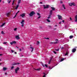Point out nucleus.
I'll return each instance as SVG.
<instances>
[{"mask_svg": "<svg viewBox=\"0 0 77 77\" xmlns=\"http://www.w3.org/2000/svg\"><path fill=\"white\" fill-rule=\"evenodd\" d=\"M30 48H31V52H33V50L34 49V48L32 47H30Z\"/></svg>", "mask_w": 77, "mask_h": 77, "instance_id": "nucleus-12", "label": "nucleus"}, {"mask_svg": "<svg viewBox=\"0 0 77 77\" xmlns=\"http://www.w3.org/2000/svg\"><path fill=\"white\" fill-rule=\"evenodd\" d=\"M17 16L16 15H15L14 16V17L13 18H15V17H16Z\"/></svg>", "mask_w": 77, "mask_h": 77, "instance_id": "nucleus-53", "label": "nucleus"}, {"mask_svg": "<svg viewBox=\"0 0 77 77\" xmlns=\"http://www.w3.org/2000/svg\"><path fill=\"white\" fill-rule=\"evenodd\" d=\"M19 12H20V11H18V12H17V13L18 14Z\"/></svg>", "mask_w": 77, "mask_h": 77, "instance_id": "nucleus-59", "label": "nucleus"}, {"mask_svg": "<svg viewBox=\"0 0 77 77\" xmlns=\"http://www.w3.org/2000/svg\"><path fill=\"white\" fill-rule=\"evenodd\" d=\"M41 17L40 16H39L38 18H37V19H39V18H41Z\"/></svg>", "mask_w": 77, "mask_h": 77, "instance_id": "nucleus-37", "label": "nucleus"}, {"mask_svg": "<svg viewBox=\"0 0 77 77\" xmlns=\"http://www.w3.org/2000/svg\"><path fill=\"white\" fill-rule=\"evenodd\" d=\"M2 34H5V32L3 31H2L1 32Z\"/></svg>", "mask_w": 77, "mask_h": 77, "instance_id": "nucleus-32", "label": "nucleus"}, {"mask_svg": "<svg viewBox=\"0 0 77 77\" xmlns=\"http://www.w3.org/2000/svg\"><path fill=\"white\" fill-rule=\"evenodd\" d=\"M68 52L67 51L66 54H65V56H66L67 55H68Z\"/></svg>", "mask_w": 77, "mask_h": 77, "instance_id": "nucleus-29", "label": "nucleus"}, {"mask_svg": "<svg viewBox=\"0 0 77 77\" xmlns=\"http://www.w3.org/2000/svg\"><path fill=\"white\" fill-rule=\"evenodd\" d=\"M7 74H7V73L6 72L5 73V75H7Z\"/></svg>", "mask_w": 77, "mask_h": 77, "instance_id": "nucleus-49", "label": "nucleus"}, {"mask_svg": "<svg viewBox=\"0 0 77 77\" xmlns=\"http://www.w3.org/2000/svg\"><path fill=\"white\" fill-rule=\"evenodd\" d=\"M40 4H42V2H40Z\"/></svg>", "mask_w": 77, "mask_h": 77, "instance_id": "nucleus-55", "label": "nucleus"}, {"mask_svg": "<svg viewBox=\"0 0 77 77\" xmlns=\"http://www.w3.org/2000/svg\"><path fill=\"white\" fill-rule=\"evenodd\" d=\"M57 16L59 20H62V17L60 15H58Z\"/></svg>", "mask_w": 77, "mask_h": 77, "instance_id": "nucleus-5", "label": "nucleus"}, {"mask_svg": "<svg viewBox=\"0 0 77 77\" xmlns=\"http://www.w3.org/2000/svg\"><path fill=\"white\" fill-rule=\"evenodd\" d=\"M60 3H63V2H62V1H61L60 2Z\"/></svg>", "mask_w": 77, "mask_h": 77, "instance_id": "nucleus-46", "label": "nucleus"}, {"mask_svg": "<svg viewBox=\"0 0 77 77\" xmlns=\"http://www.w3.org/2000/svg\"><path fill=\"white\" fill-rule=\"evenodd\" d=\"M7 43V42H4L3 44H6Z\"/></svg>", "mask_w": 77, "mask_h": 77, "instance_id": "nucleus-38", "label": "nucleus"}, {"mask_svg": "<svg viewBox=\"0 0 77 77\" xmlns=\"http://www.w3.org/2000/svg\"><path fill=\"white\" fill-rule=\"evenodd\" d=\"M73 38V35H70V38L71 39V38Z\"/></svg>", "mask_w": 77, "mask_h": 77, "instance_id": "nucleus-24", "label": "nucleus"}, {"mask_svg": "<svg viewBox=\"0 0 77 77\" xmlns=\"http://www.w3.org/2000/svg\"><path fill=\"white\" fill-rule=\"evenodd\" d=\"M43 74L45 75H46V74H45V73H43Z\"/></svg>", "mask_w": 77, "mask_h": 77, "instance_id": "nucleus-60", "label": "nucleus"}, {"mask_svg": "<svg viewBox=\"0 0 77 77\" xmlns=\"http://www.w3.org/2000/svg\"><path fill=\"white\" fill-rule=\"evenodd\" d=\"M3 69L4 71H6V70L7 69V68L6 67H4L3 68Z\"/></svg>", "mask_w": 77, "mask_h": 77, "instance_id": "nucleus-20", "label": "nucleus"}, {"mask_svg": "<svg viewBox=\"0 0 77 77\" xmlns=\"http://www.w3.org/2000/svg\"><path fill=\"white\" fill-rule=\"evenodd\" d=\"M11 51L12 53H14V51L12 50H11Z\"/></svg>", "mask_w": 77, "mask_h": 77, "instance_id": "nucleus-39", "label": "nucleus"}, {"mask_svg": "<svg viewBox=\"0 0 77 77\" xmlns=\"http://www.w3.org/2000/svg\"><path fill=\"white\" fill-rule=\"evenodd\" d=\"M9 13H8L7 14V15L8 16H9Z\"/></svg>", "mask_w": 77, "mask_h": 77, "instance_id": "nucleus-35", "label": "nucleus"}, {"mask_svg": "<svg viewBox=\"0 0 77 77\" xmlns=\"http://www.w3.org/2000/svg\"><path fill=\"white\" fill-rule=\"evenodd\" d=\"M35 14H36V13L34 12L33 11H32L29 14V16L30 17H32L33 15H35Z\"/></svg>", "mask_w": 77, "mask_h": 77, "instance_id": "nucleus-1", "label": "nucleus"}, {"mask_svg": "<svg viewBox=\"0 0 77 77\" xmlns=\"http://www.w3.org/2000/svg\"><path fill=\"white\" fill-rule=\"evenodd\" d=\"M47 21L48 22V23H50V20L48 19H47Z\"/></svg>", "mask_w": 77, "mask_h": 77, "instance_id": "nucleus-26", "label": "nucleus"}, {"mask_svg": "<svg viewBox=\"0 0 77 77\" xmlns=\"http://www.w3.org/2000/svg\"><path fill=\"white\" fill-rule=\"evenodd\" d=\"M75 19H76V20H75V22H77V15L75 16Z\"/></svg>", "mask_w": 77, "mask_h": 77, "instance_id": "nucleus-17", "label": "nucleus"}, {"mask_svg": "<svg viewBox=\"0 0 77 77\" xmlns=\"http://www.w3.org/2000/svg\"><path fill=\"white\" fill-rule=\"evenodd\" d=\"M19 7V4H18L16 6V7L15 8V9H18V8Z\"/></svg>", "mask_w": 77, "mask_h": 77, "instance_id": "nucleus-14", "label": "nucleus"}, {"mask_svg": "<svg viewBox=\"0 0 77 77\" xmlns=\"http://www.w3.org/2000/svg\"><path fill=\"white\" fill-rule=\"evenodd\" d=\"M45 39H49V38H45Z\"/></svg>", "mask_w": 77, "mask_h": 77, "instance_id": "nucleus-40", "label": "nucleus"}, {"mask_svg": "<svg viewBox=\"0 0 77 77\" xmlns=\"http://www.w3.org/2000/svg\"><path fill=\"white\" fill-rule=\"evenodd\" d=\"M64 58H62L61 59V60H60V62H62V61H63L64 60Z\"/></svg>", "mask_w": 77, "mask_h": 77, "instance_id": "nucleus-22", "label": "nucleus"}, {"mask_svg": "<svg viewBox=\"0 0 77 77\" xmlns=\"http://www.w3.org/2000/svg\"><path fill=\"white\" fill-rule=\"evenodd\" d=\"M39 27H40V28H42V27H41V26H39Z\"/></svg>", "mask_w": 77, "mask_h": 77, "instance_id": "nucleus-63", "label": "nucleus"}, {"mask_svg": "<svg viewBox=\"0 0 77 77\" xmlns=\"http://www.w3.org/2000/svg\"><path fill=\"white\" fill-rule=\"evenodd\" d=\"M53 14V11L52 10H51L50 13V15H52V14Z\"/></svg>", "mask_w": 77, "mask_h": 77, "instance_id": "nucleus-11", "label": "nucleus"}, {"mask_svg": "<svg viewBox=\"0 0 77 77\" xmlns=\"http://www.w3.org/2000/svg\"><path fill=\"white\" fill-rule=\"evenodd\" d=\"M1 2H2V0H0V3H1Z\"/></svg>", "mask_w": 77, "mask_h": 77, "instance_id": "nucleus-64", "label": "nucleus"}, {"mask_svg": "<svg viewBox=\"0 0 77 77\" xmlns=\"http://www.w3.org/2000/svg\"><path fill=\"white\" fill-rule=\"evenodd\" d=\"M17 28H14V31H16V30H17Z\"/></svg>", "mask_w": 77, "mask_h": 77, "instance_id": "nucleus-42", "label": "nucleus"}, {"mask_svg": "<svg viewBox=\"0 0 77 77\" xmlns=\"http://www.w3.org/2000/svg\"><path fill=\"white\" fill-rule=\"evenodd\" d=\"M18 14V13H16L15 15L17 16V14Z\"/></svg>", "mask_w": 77, "mask_h": 77, "instance_id": "nucleus-58", "label": "nucleus"}, {"mask_svg": "<svg viewBox=\"0 0 77 77\" xmlns=\"http://www.w3.org/2000/svg\"><path fill=\"white\" fill-rule=\"evenodd\" d=\"M20 69V68L19 67H17L15 69V72L16 74H17L18 73V71Z\"/></svg>", "mask_w": 77, "mask_h": 77, "instance_id": "nucleus-3", "label": "nucleus"}, {"mask_svg": "<svg viewBox=\"0 0 77 77\" xmlns=\"http://www.w3.org/2000/svg\"><path fill=\"white\" fill-rule=\"evenodd\" d=\"M21 3V0H19L18 2V4H19V3Z\"/></svg>", "mask_w": 77, "mask_h": 77, "instance_id": "nucleus-25", "label": "nucleus"}, {"mask_svg": "<svg viewBox=\"0 0 77 77\" xmlns=\"http://www.w3.org/2000/svg\"><path fill=\"white\" fill-rule=\"evenodd\" d=\"M19 64H20V63H14L12 64V65L14 66V65H19Z\"/></svg>", "mask_w": 77, "mask_h": 77, "instance_id": "nucleus-4", "label": "nucleus"}, {"mask_svg": "<svg viewBox=\"0 0 77 77\" xmlns=\"http://www.w3.org/2000/svg\"><path fill=\"white\" fill-rule=\"evenodd\" d=\"M14 53H15V54H17V52H15Z\"/></svg>", "mask_w": 77, "mask_h": 77, "instance_id": "nucleus-62", "label": "nucleus"}, {"mask_svg": "<svg viewBox=\"0 0 77 77\" xmlns=\"http://www.w3.org/2000/svg\"><path fill=\"white\" fill-rule=\"evenodd\" d=\"M48 27H50V28L51 27V26H48Z\"/></svg>", "mask_w": 77, "mask_h": 77, "instance_id": "nucleus-47", "label": "nucleus"}, {"mask_svg": "<svg viewBox=\"0 0 77 77\" xmlns=\"http://www.w3.org/2000/svg\"><path fill=\"white\" fill-rule=\"evenodd\" d=\"M11 69H14V66L11 67Z\"/></svg>", "mask_w": 77, "mask_h": 77, "instance_id": "nucleus-34", "label": "nucleus"}, {"mask_svg": "<svg viewBox=\"0 0 77 77\" xmlns=\"http://www.w3.org/2000/svg\"><path fill=\"white\" fill-rule=\"evenodd\" d=\"M50 44H57V41H56V42H51L50 43Z\"/></svg>", "mask_w": 77, "mask_h": 77, "instance_id": "nucleus-21", "label": "nucleus"}, {"mask_svg": "<svg viewBox=\"0 0 77 77\" xmlns=\"http://www.w3.org/2000/svg\"><path fill=\"white\" fill-rule=\"evenodd\" d=\"M45 66L46 67V68H47L48 67V66L46 64H45Z\"/></svg>", "mask_w": 77, "mask_h": 77, "instance_id": "nucleus-36", "label": "nucleus"}, {"mask_svg": "<svg viewBox=\"0 0 77 77\" xmlns=\"http://www.w3.org/2000/svg\"><path fill=\"white\" fill-rule=\"evenodd\" d=\"M76 51V49L75 48H74L72 50V52L74 53Z\"/></svg>", "mask_w": 77, "mask_h": 77, "instance_id": "nucleus-10", "label": "nucleus"}, {"mask_svg": "<svg viewBox=\"0 0 77 77\" xmlns=\"http://www.w3.org/2000/svg\"><path fill=\"white\" fill-rule=\"evenodd\" d=\"M62 22H63V23H64V22H65V20H62Z\"/></svg>", "mask_w": 77, "mask_h": 77, "instance_id": "nucleus-52", "label": "nucleus"}, {"mask_svg": "<svg viewBox=\"0 0 77 77\" xmlns=\"http://www.w3.org/2000/svg\"><path fill=\"white\" fill-rule=\"evenodd\" d=\"M16 39H20V37H19V35H16V36L15 37Z\"/></svg>", "mask_w": 77, "mask_h": 77, "instance_id": "nucleus-9", "label": "nucleus"}, {"mask_svg": "<svg viewBox=\"0 0 77 77\" xmlns=\"http://www.w3.org/2000/svg\"><path fill=\"white\" fill-rule=\"evenodd\" d=\"M63 7L64 8V9H66V8H65L64 5H63Z\"/></svg>", "mask_w": 77, "mask_h": 77, "instance_id": "nucleus-23", "label": "nucleus"}, {"mask_svg": "<svg viewBox=\"0 0 77 77\" xmlns=\"http://www.w3.org/2000/svg\"><path fill=\"white\" fill-rule=\"evenodd\" d=\"M61 23H62V21H60L59 23V24H61Z\"/></svg>", "mask_w": 77, "mask_h": 77, "instance_id": "nucleus-48", "label": "nucleus"}, {"mask_svg": "<svg viewBox=\"0 0 77 77\" xmlns=\"http://www.w3.org/2000/svg\"><path fill=\"white\" fill-rule=\"evenodd\" d=\"M42 66H43V67H45L44 65V64H43V63H42Z\"/></svg>", "mask_w": 77, "mask_h": 77, "instance_id": "nucleus-44", "label": "nucleus"}, {"mask_svg": "<svg viewBox=\"0 0 77 77\" xmlns=\"http://www.w3.org/2000/svg\"><path fill=\"white\" fill-rule=\"evenodd\" d=\"M24 20H23L21 22V26H22V27H24Z\"/></svg>", "mask_w": 77, "mask_h": 77, "instance_id": "nucleus-2", "label": "nucleus"}, {"mask_svg": "<svg viewBox=\"0 0 77 77\" xmlns=\"http://www.w3.org/2000/svg\"><path fill=\"white\" fill-rule=\"evenodd\" d=\"M49 68V69H51L53 68H51V66H49V68Z\"/></svg>", "mask_w": 77, "mask_h": 77, "instance_id": "nucleus-33", "label": "nucleus"}, {"mask_svg": "<svg viewBox=\"0 0 77 77\" xmlns=\"http://www.w3.org/2000/svg\"><path fill=\"white\" fill-rule=\"evenodd\" d=\"M20 16L21 17H24V16H25V14H21L20 15Z\"/></svg>", "mask_w": 77, "mask_h": 77, "instance_id": "nucleus-18", "label": "nucleus"}, {"mask_svg": "<svg viewBox=\"0 0 77 77\" xmlns=\"http://www.w3.org/2000/svg\"><path fill=\"white\" fill-rule=\"evenodd\" d=\"M70 20H72V18H71V17H70Z\"/></svg>", "mask_w": 77, "mask_h": 77, "instance_id": "nucleus-51", "label": "nucleus"}, {"mask_svg": "<svg viewBox=\"0 0 77 77\" xmlns=\"http://www.w3.org/2000/svg\"><path fill=\"white\" fill-rule=\"evenodd\" d=\"M55 50L57 51H58L59 50V48H58L57 49H55Z\"/></svg>", "mask_w": 77, "mask_h": 77, "instance_id": "nucleus-28", "label": "nucleus"}, {"mask_svg": "<svg viewBox=\"0 0 77 77\" xmlns=\"http://www.w3.org/2000/svg\"><path fill=\"white\" fill-rule=\"evenodd\" d=\"M37 15H38V16H40L41 15V14H40V13H37Z\"/></svg>", "mask_w": 77, "mask_h": 77, "instance_id": "nucleus-31", "label": "nucleus"}, {"mask_svg": "<svg viewBox=\"0 0 77 77\" xmlns=\"http://www.w3.org/2000/svg\"><path fill=\"white\" fill-rule=\"evenodd\" d=\"M21 51V49H20V51Z\"/></svg>", "mask_w": 77, "mask_h": 77, "instance_id": "nucleus-61", "label": "nucleus"}, {"mask_svg": "<svg viewBox=\"0 0 77 77\" xmlns=\"http://www.w3.org/2000/svg\"><path fill=\"white\" fill-rule=\"evenodd\" d=\"M51 9H52V10H51V11H55V8L54 7H51Z\"/></svg>", "mask_w": 77, "mask_h": 77, "instance_id": "nucleus-13", "label": "nucleus"}, {"mask_svg": "<svg viewBox=\"0 0 77 77\" xmlns=\"http://www.w3.org/2000/svg\"><path fill=\"white\" fill-rule=\"evenodd\" d=\"M61 48V49H63V48H64L62 47V48Z\"/></svg>", "mask_w": 77, "mask_h": 77, "instance_id": "nucleus-56", "label": "nucleus"}, {"mask_svg": "<svg viewBox=\"0 0 77 77\" xmlns=\"http://www.w3.org/2000/svg\"><path fill=\"white\" fill-rule=\"evenodd\" d=\"M17 44V42L15 41L10 42V44L11 45H12L13 44Z\"/></svg>", "mask_w": 77, "mask_h": 77, "instance_id": "nucleus-7", "label": "nucleus"}, {"mask_svg": "<svg viewBox=\"0 0 77 77\" xmlns=\"http://www.w3.org/2000/svg\"><path fill=\"white\" fill-rule=\"evenodd\" d=\"M75 6V4L74 3H72V6Z\"/></svg>", "mask_w": 77, "mask_h": 77, "instance_id": "nucleus-27", "label": "nucleus"}, {"mask_svg": "<svg viewBox=\"0 0 77 77\" xmlns=\"http://www.w3.org/2000/svg\"><path fill=\"white\" fill-rule=\"evenodd\" d=\"M43 77H45V75H44L43 76Z\"/></svg>", "mask_w": 77, "mask_h": 77, "instance_id": "nucleus-57", "label": "nucleus"}, {"mask_svg": "<svg viewBox=\"0 0 77 77\" xmlns=\"http://www.w3.org/2000/svg\"><path fill=\"white\" fill-rule=\"evenodd\" d=\"M37 44H39V42L38 41L37 42Z\"/></svg>", "mask_w": 77, "mask_h": 77, "instance_id": "nucleus-41", "label": "nucleus"}, {"mask_svg": "<svg viewBox=\"0 0 77 77\" xmlns=\"http://www.w3.org/2000/svg\"><path fill=\"white\" fill-rule=\"evenodd\" d=\"M5 24H6V23L5 22L4 23H3L2 25H1V27H3L4 25H5Z\"/></svg>", "mask_w": 77, "mask_h": 77, "instance_id": "nucleus-16", "label": "nucleus"}, {"mask_svg": "<svg viewBox=\"0 0 77 77\" xmlns=\"http://www.w3.org/2000/svg\"><path fill=\"white\" fill-rule=\"evenodd\" d=\"M53 58V57H51L50 58V60H49V63L50 64L51 61H52V59Z\"/></svg>", "mask_w": 77, "mask_h": 77, "instance_id": "nucleus-8", "label": "nucleus"}, {"mask_svg": "<svg viewBox=\"0 0 77 77\" xmlns=\"http://www.w3.org/2000/svg\"><path fill=\"white\" fill-rule=\"evenodd\" d=\"M14 1H13V3H12V5H14Z\"/></svg>", "mask_w": 77, "mask_h": 77, "instance_id": "nucleus-45", "label": "nucleus"}, {"mask_svg": "<svg viewBox=\"0 0 77 77\" xmlns=\"http://www.w3.org/2000/svg\"><path fill=\"white\" fill-rule=\"evenodd\" d=\"M69 6H72V3H69Z\"/></svg>", "mask_w": 77, "mask_h": 77, "instance_id": "nucleus-30", "label": "nucleus"}, {"mask_svg": "<svg viewBox=\"0 0 77 77\" xmlns=\"http://www.w3.org/2000/svg\"><path fill=\"white\" fill-rule=\"evenodd\" d=\"M43 8H44V9H48V8H49V5H47L45 6H44Z\"/></svg>", "mask_w": 77, "mask_h": 77, "instance_id": "nucleus-6", "label": "nucleus"}, {"mask_svg": "<svg viewBox=\"0 0 77 77\" xmlns=\"http://www.w3.org/2000/svg\"><path fill=\"white\" fill-rule=\"evenodd\" d=\"M3 54H0V56H2Z\"/></svg>", "mask_w": 77, "mask_h": 77, "instance_id": "nucleus-50", "label": "nucleus"}, {"mask_svg": "<svg viewBox=\"0 0 77 77\" xmlns=\"http://www.w3.org/2000/svg\"><path fill=\"white\" fill-rule=\"evenodd\" d=\"M51 15H49L48 17L47 18H48V19H49V18H51Z\"/></svg>", "mask_w": 77, "mask_h": 77, "instance_id": "nucleus-19", "label": "nucleus"}, {"mask_svg": "<svg viewBox=\"0 0 77 77\" xmlns=\"http://www.w3.org/2000/svg\"><path fill=\"white\" fill-rule=\"evenodd\" d=\"M11 1H9V2H8V3H11Z\"/></svg>", "mask_w": 77, "mask_h": 77, "instance_id": "nucleus-54", "label": "nucleus"}, {"mask_svg": "<svg viewBox=\"0 0 77 77\" xmlns=\"http://www.w3.org/2000/svg\"><path fill=\"white\" fill-rule=\"evenodd\" d=\"M53 52H54V53H55V54H56V52L55 51H53Z\"/></svg>", "mask_w": 77, "mask_h": 77, "instance_id": "nucleus-43", "label": "nucleus"}, {"mask_svg": "<svg viewBox=\"0 0 77 77\" xmlns=\"http://www.w3.org/2000/svg\"><path fill=\"white\" fill-rule=\"evenodd\" d=\"M34 69H35V70H36V71H39V70H41V69H35L34 68H33Z\"/></svg>", "mask_w": 77, "mask_h": 77, "instance_id": "nucleus-15", "label": "nucleus"}]
</instances>
